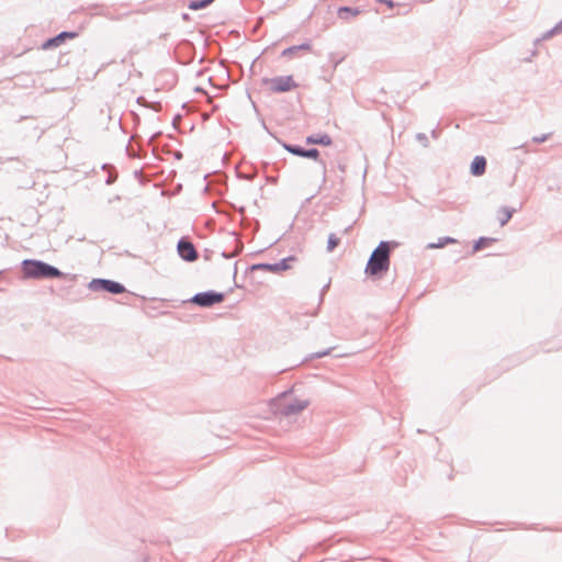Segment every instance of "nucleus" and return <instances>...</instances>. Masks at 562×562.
I'll use <instances>...</instances> for the list:
<instances>
[{
    "mask_svg": "<svg viewBox=\"0 0 562 562\" xmlns=\"http://www.w3.org/2000/svg\"><path fill=\"white\" fill-rule=\"evenodd\" d=\"M296 261V257L290 256L288 258L282 259L277 263H258L251 267L252 270H262L271 273H281L286 270L292 269L293 263Z\"/></svg>",
    "mask_w": 562,
    "mask_h": 562,
    "instance_id": "5",
    "label": "nucleus"
},
{
    "mask_svg": "<svg viewBox=\"0 0 562 562\" xmlns=\"http://www.w3.org/2000/svg\"><path fill=\"white\" fill-rule=\"evenodd\" d=\"M214 0H196V1H191L189 3V9L190 10H200V9H203L205 7H207L209 4H211Z\"/></svg>",
    "mask_w": 562,
    "mask_h": 562,
    "instance_id": "15",
    "label": "nucleus"
},
{
    "mask_svg": "<svg viewBox=\"0 0 562 562\" xmlns=\"http://www.w3.org/2000/svg\"><path fill=\"white\" fill-rule=\"evenodd\" d=\"M548 137H549V135L543 134V135H541V136H535V137L532 138V140H533L535 143H543V142H546V140L548 139Z\"/></svg>",
    "mask_w": 562,
    "mask_h": 562,
    "instance_id": "20",
    "label": "nucleus"
},
{
    "mask_svg": "<svg viewBox=\"0 0 562 562\" xmlns=\"http://www.w3.org/2000/svg\"><path fill=\"white\" fill-rule=\"evenodd\" d=\"M358 13H359V11L353 10L351 8H348V7H344V8H340L338 10V15L340 18H344V14H351V15L356 16Z\"/></svg>",
    "mask_w": 562,
    "mask_h": 562,
    "instance_id": "19",
    "label": "nucleus"
},
{
    "mask_svg": "<svg viewBox=\"0 0 562 562\" xmlns=\"http://www.w3.org/2000/svg\"><path fill=\"white\" fill-rule=\"evenodd\" d=\"M70 34L68 32H63L60 33L59 35H57L56 37L52 38V40H48L46 41L44 44H43V48L44 49H48L53 46H57L59 45L60 43H63L67 37H69Z\"/></svg>",
    "mask_w": 562,
    "mask_h": 562,
    "instance_id": "12",
    "label": "nucleus"
},
{
    "mask_svg": "<svg viewBox=\"0 0 562 562\" xmlns=\"http://www.w3.org/2000/svg\"><path fill=\"white\" fill-rule=\"evenodd\" d=\"M310 49H311V45L310 44H302V45H299V46H292V47H289V48L284 49L282 52V56L291 58L299 50H310Z\"/></svg>",
    "mask_w": 562,
    "mask_h": 562,
    "instance_id": "14",
    "label": "nucleus"
},
{
    "mask_svg": "<svg viewBox=\"0 0 562 562\" xmlns=\"http://www.w3.org/2000/svg\"><path fill=\"white\" fill-rule=\"evenodd\" d=\"M390 245L381 241L371 254L366 267V273L370 277H379L385 273L390 268Z\"/></svg>",
    "mask_w": 562,
    "mask_h": 562,
    "instance_id": "1",
    "label": "nucleus"
},
{
    "mask_svg": "<svg viewBox=\"0 0 562 562\" xmlns=\"http://www.w3.org/2000/svg\"><path fill=\"white\" fill-rule=\"evenodd\" d=\"M339 243L340 238L335 234H330L328 237L327 250L329 252L333 251L339 245Z\"/></svg>",
    "mask_w": 562,
    "mask_h": 562,
    "instance_id": "16",
    "label": "nucleus"
},
{
    "mask_svg": "<svg viewBox=\"0 0 562 562\" xmlns=\"http://www.w3.org/2000/svg\"><path fill=\"white\" fill-rule=\"evenodd\" d=\"M457 243V240L454 238H451V237H440L436 243H430L428 244L427 248L429 249H437V248H442L447 245H450V244H454Z\"/></svg>",
    "mask_w": 562,
    "mask_h": 562,
    "instance_id": "13",
    "label": "nucleus"
},
{
    "mask_svg": "<svg viewBox=\"0 0 562 562\" xmlns=\"http://www.w3.org/2000/svg\"><path fill=\"white\" fill-rule=\"evenodd\" d=\"M307 402L303 400H294L291 396L283 394L272 402L276 413L281 415H293L302 412L307 406Z\"/></svg>",
    "mask_w": 562,
    "mask_h": 562,
    "instance_id": "3",
    "label": "nucleus"
},
{
    "mask_svg": "<svg viewBox=\"0 0 562 562\" xmlns=\"http://www.w3.org/2000/svg\"><path fill=\"white\" fill-rule=\"evenodd\" d=\"M262 85L269 92L272 93L288 92L297 88V83L295 82L293 76L265 78L262 80Z\"/></svg>",
    "mask_w": 562,
    "mask_h": 562,
    "instance_id": "4",
    "label": "nucleus"
},
{
    "mask_svg": "<svg viewBox=\"0 0 562 562\" xmlns=\"http://www.w3.org/2000/svg\"><path fill=\"white\" fill-rule=\"evenodd\" d=\"M91 286L95 290L100 289L114 294H120L125 291L122 284L111 280H93Z\"/></svg>",
    "mask_w": 562,
    "mask_h": 562,
    "instance_id": "8",
    "label": "nucleus"
},
{
    "mask_svg": "<svg viewBox=\"0 0 562 562\" xmlns=\"http://www.w3.org/2000/svg\"><path fill=\"white\" fill-rule=\"evenodd\" d=\"M493 241L494 239L492 238H480L474 245V251H479L482 248L490 246Z\"/></svg>",
    "mask_w": 562,
    "mask_h": 562,
    "instance_id": "17",
    "label": "nucleus"
},
{
    "mask_svg": "<svg viewBox=\"0 0 562 562\" xmlns=\"http://www.w3.org/2000/svg\"><path fill=\"white\" fill-rule=\"evenodd\" d=\"M512 217V212L507 209H503L498 212V221L501 225H505Z\"/></svg>",
    "mask_w": 562,
    "mask_h": 562,
    "instance_id": "18",
    "label": "nucleus"
},
{
    "mask_svg": "<svg viewBox=\"0 0 562 562\" xmlns=\"http://www.w3.org/2000/svg\"><path fill=\"white\" fill-rule=\"evenodd\" d=\"M285 149L296 156L311 158V159H318L319 151L315 148L305 150L303 148L296 147V146H285Z\"/></svg>",
    "mask_w": 562,
    "mask_h": 562,
    "instance_id": "9",
    "label": "nucleus"
},
{
    "mask_svg": "<svg viewBox=\"0 0 562 562\" xmlns=\"http://www.w3.org/2000/svg\"><path fill=\"white\" fill-rule=\"evenodd\" d=\"M178 254L186 261H195L198 259V252L191 241L188 239H181L178 243Z\"/></svg>",
    "mask_w": 562,
    "mask_h": 562,
    "instance_id": "7",
    "label": "nucleus"
},
{
    "mask_svg": "<svg viewBox=\"0 0 562 562\" xmlns=\"http://www.w3.org/2000/svg\"><path fill=\"white\" fill-rule=\"evenodd\" d=\"M223 300L224 295L222 293L203 292L194 295L192 302L200 306H212L213 304L223 302Z\"/></svg>",
    "mask_w": 562,
    "mask_h": 562,
    "instance_id": "6",
    "label": "nucleus"
},
{
    "mask_svg": "<svg viewBox=\"0 0 562 562\" xmlns=\"http://www.w3.org/2000/svg\"><path fill=\"white\" fill-rule=\"evenodd\" d=\"M486 169V159L483 156H476L471 164V173L482 176Z\"/></svg>",
    "mask_w": 562,
    "mask_h": 562,
    "instance_id": "10",
    "label": "nucleus"
},
{
    "mask_svg": "<svg viewBox=\"0 0 562 562\" xmlns=\"http://www.w3.org/2000/svg\"><path fill=\"white\" fill-rule=\"evenodd\" d=\"M306 143L312 145L330 146L333 140L328 134H321L316 136H308L306 138Z\"/></svg>",
    "mask_w": 562,
    "mask_h": 562,
    "instance_id": "11",
    "label": "nucleus"
},
{
    "mask_svg": "<svg viewBox=\"0 0 562 562\" xmlns=\"http://www.w3.org/2000/svg\"><path fill=\"white\" fill-rule=\"evenodd\" d=\"M22 271L25 278L32 279H52L60 276L56 268L37 260H24Z\"/></svg>",
    "mask_w": 562,
    "mask_h": 562,
    "instance_id": "2",
    "label": "nucleus"
}]
</instances>
